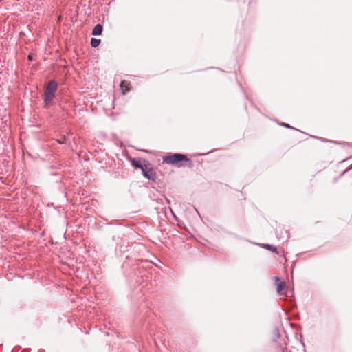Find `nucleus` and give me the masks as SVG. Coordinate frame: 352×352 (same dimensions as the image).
I'll use <instances>...</instances> for the list:
<instances>
[{
    "label": "nucleus",
    "instance_id": "nucleus-7",
    "mask_svg": "<svg viewBox=\"0 0 352 352\" xmlns=\"http://www.w3.org/2000/svg\"><path fill=\"white\" fill-rule=\"evenodd\" d=\"M131 163L133 166H134L137 168L143 170V166L139 162H138L135 159H131Z\"/></svg>",
    "mask_w": 352,
    "mask_h": 352
},
{
    "label": "nucleus",
    "instance_id": "nucleus-1",
    "mask_svg": "<svg viewBox=\"0 0 352 352\" xmlns=\"http://www.w3.org/2000/svg\"><path fill=\"white\" fill-rule=\"evenodd\" d=\"M58 89V84L54 80L48 82L45 88L44 102L45 106L50 104L55 97V93Z\"/></svg>",
    "mask_w": 352,
    "mask_h": 352
},
{
    "label": "nucleus",
    "instance_id": "nucleus-6",
    "mask_svg": "<svg viewBox=\"0 0 352 352\" xmlns=\"http://www.w3.org/2000/svg\"><path fill=\"white\" fill-rule=\"evenodd\" d=\"M259 245L262 246L263 248H264L270 251H272L273 252L278 254L277 248L275 246H273V245H272L270 244H267V243H261V244H259Z\"/></svg>",
    "mask_w": 352,
    "mask_h": 352
},
{
    "label": "nucleus",
    "instance_id": "nucleus-3",
    "mask_svg": "<svg viewBox=\"0 0 352 352\" xmlns=\"http://www.w3.org/2000/svg\"><path fill=\"white\" fill-rule=\"evenodd\" d=\"M276 280L277 282L276 291L279 294H281L282 291L285 287V283L281 281L278 277L276 278Z\"/></svg>",
    "mask_w": 352,
    "mask_h": 352
},
{
    "label": "nucleus",
    "instance_id": "nucleus-10",
    "mask_svg": "<svg viewBox=\"0 0 352 352\" xmlns=\"http://www.w3.org/2000/svg\"><path fill=\"white\" fill-rule=\"evenodd\" d=\"M65 138H63V139H58L56 141L59 144H63V143H65Z\"/></svg>",
    "mask_w": 352,
    "mask_h": 352
},
{
    "label": "nucleus",
    "instance_id": "nucleus-8",
    "mask_svg": "<svg viewBox=\"0 0 352 352\" xmlns=\"http://www.w3.org/2000/svg\"><path fill=\"white\" fill-rule=\"evenodd\" d=\"M100 43V39L92 38L91 41V45L93 47H96Z\"/></svg>",
    "mask_w": 352,
    "mask_h": 352
},
{
    "label": "nucleus",
    "instance_id": "nucleus-11",
    "mask_svg": "<svg viewBox=\"0 0 352 352\" xmlns=\"http://www.w3.org/2000/svg\"><path fill=\"white\" fill-rule=\"evenodd\" d=\"M282 125H283V126H285V127H288V128H290V127H291V126H290L289 124H284V123H283V124H282Z\"/></svg>",
    "mask_w": 352,
    "mask_h": 352
},
{
    "label": "nucleus",
    "instance_id": "nucleus-2",
    "mask_svg": "<svg viewBox=\"0 0 352 352\" xmlns=\"http://www.w3.org/2000/svg\"><path fill=\"white\" fill-rule=\"evenodd\" d=\"M163 163L180 166L179 162L182 161L188 162L189 159L183 154L175 153L173 155L164 156L162 158Z\"/></svg>",
    "mask_w": 352,
    "mask_h": 352
},
{
    "label": "nucleus",
    "instance_id": "nucleus-5",
    "mask_svg": "<svg viewBox=\"0 0 352 352\" xmlns=\"http://www.w3.org/2000/svg\"><path fill=\"white\" fill-rule=\"evenodd\" d=\"M102 26L100 24H97L93 29L92 34L94 36H99L102 34Z\"/></svg>",
    "mask_w": 352,
    "mask_h": 352
},
{
    "label": "nucleus",
    "instance_id": "nucleus-4",
    "mask_svg": "<svg viewBox=\"0 0 352 352\" xmlns=\"http://www.w3.org/2000/svg\"><path fill=\"white\" fill-rule=\"evenodd\" d=\"M120 88L122 89V94H126V92L130 91L129 83L125 80H122L120 83Z\"/></svg>",
    "mask_w": 352,
    "mask_h": 352
},
{
    "label": "nucleus",
    "instance_id": "nucleus-9",
    "mask_svg": "<svg viewBox=\"0 0 352 352\" xmlns=\"http://www.w3.org/2000/svg\"><path fill=\"white\" fill-rule=\"evenodd\" d=\"M142 174L143 175L149 179H154V178L153 177H151L152 174H149L144 168H143V170H142Z\"/></svg>",
    "mask_w": 352,
    "mask_h": 352
}]
</instances>
